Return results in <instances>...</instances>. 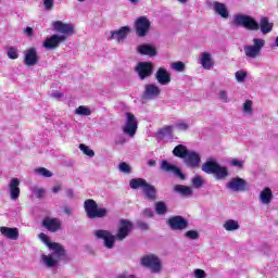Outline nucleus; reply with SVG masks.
I'll use <instances>...</instances> for the list:
<instances>
[{"label":"nucleus","mask_w":278,"mask_h":278,"mask_svg":"<svg viewBox=\"0 0 278 278\" xmlns=\"http://www.w3.org/2000/svg\"><path fill=\"white\" fill-rule=\"evenodd\" d=\"M117 168L121 173H124L125 175H129L131 173V165L125 162L119 163Z\"/></svg>","instance_id":"obj_40"},{"label":"nucleus","mask_w":278,"mask_h":278,"mask_svg":"<svg viewBox=\"0 0 278 278\" xmlns=\"http://www.w3.org/2000/svg\"><path fill=\"white\" fill-rule=\"evenodd\" d=\"M75 114H77V116H90L92 110L86 105H80L75 110Z\"/></svg>","instance_id":"obj_36"},{"label":"nucleus","mask_w":278,"mask_h":278,"mask_svg":"<svg viewBox=\"0 0 278 278\" xmlns=\"http://www.w3.org/2000/svg\"><path fill=\"white\" fill-rule=\"evenodd\" d=\"M199 64L204 68V71H212L216 62L214 61V54L212 52H201L199 55Z\"/></svg>","instance_id":"obj_16"},{"label":"nucleus","mask_w":278,"mask_h":278,"mask_svg":"<svg viewBox=\"0 0 278 278\" xmlns=\"http://www.w3.org/2000/svg\"><path fill=\"white\" fill-rule=\"evenodd\" d=\"M51 27L53 31L61 34L59 36H65V40H68V36H73L75 34V25L71 23L54 21L51 23Z\"/></svg>","instance_id":"obj_10"},{"label":"nucleus","mask_w":278,"mask_h":278,"mask_svg":"<svg viewBox=\"0 0 278 278\" xmlns=\"http://www.w3.org/2000/svg\"><path fill=\"white\" fill-rule=\"evenodd\" d=\"M143 216H146V218H153L154 213L151 208H146L142 212Z\"/></svg>","instance_id":"obj_50"},{"label":"nucleus","mask_w":278,"mask_h":278,"mask_svg":"<svg viewBox=\"0 0 278 278\" xmlns=\"http://www.w3.org/2000/svg\"><path fill=\"white\" fill-rule=\"evenodd\" d=\"M38 60V50H36V48H29L24 51V64L26 66H36Z\"/></svg>","instance_id":"obj_20"},{"label":"nucleus","mask_w":278,"mask_h":278,"mask_svg":"<svg viewBox=\"0 0 278 278\" xmlns=\"http://www.w3.org/2000/svg\"><path fill=\"white\" fill-rule=\"evenodd\" d=\"M138 227H139V229H142L143 231H147V229H149V224H147L144 222H139Z\"/></svg>","instance_id":"obj_53"},{"label":"nucleus","mask_w":278,"mask_h":278,"mask_svg":"<svg viewBox=\"0 0 278 278\" xmlns=\"http://www.w3.org/2000/svg\"><path fill=\"white\" fill-rule=\"evenodd\" d=\"M148 166H155V160H150L148 162Z\"/></svg>","instance_id":"obj_58"},{"label":"nucleus","mask_w":278,"mask_h":278,"mask_svg":"<svg viewBox=\"0 0 278 278\" xmlns=\"http://www.w3.org/2000/svg\"><path fill=\"white\" fill-rule=\"evenodd\" d=\"M138 53L141 55H150V58H153V55H156L155 47L151 45H141L137 48Z\"/></svg>","instance_id":"obj_28"},{"label":"nucleus","mask_w":278,"mask_h":278,"mask_svg":"<svg viewBox=\"0 0 278 278\" xmlns=\"http://www.w3.org/2000/svg\"><path fill=\"white\" fill-rule=\"evenodd\" d=\"M229 164L230 166H235L236 168H242L244 166V161L235 159V160H231Z\"/></svg>","instance_id":"obj_49"},{"label":"nucleus","mask_w":278,"mask_h":278,"mask_svg":"<svg viewBox=\"0 0 278 278\" xmlns=\"http://www.w3.org/2000/svg\"><path fill=\"white\" fill-rule=\"evenodd\" d=\"M50 97L52 99H62L63 94L60 91H51Z\"/></svg>","instance_id":"obj_52"},{"label":"nucleus","mask_w":278,"mask_h":278,"mask_svg":"<svg viewBox=\"0 0 278 278\" xmlns=\"http://www.w3.org/2000/svg\"><path fill=\"white\" fill-rule=\"evenodd\" d=\"M129 2L131 3V5H138V3H140V0H129Z\"/></svg>","instance_id":"obj_57"},{"label":"nucleus","mask_w":278,"mask_h":278,"mask_svg":"<svg viewBox=\"0 0 278 278\" xmlns=\"http://www.w3.org/2000/svg\"><path fill=\"white\" fill-rule=\"evenodd\" d=\"M146 185H147V181L143 178H132L129 181V186L131 190H138V189L143 190Z\"/></svg>","instance_id":"obj_31"},{"label":"nucleus","mask_w":278,"mask_h":278,"mask_svg":"<svg viewBox=\"0 0 278 278\" xmlns=\"http://www.w3.org/2000/svg\"><path fill=\"white\" fill-rule=\"evenodd\" d=\"M192 186H193V188H201V186H203V178H201V176L193 177Z\"/></svg>","instance_id":"obj_47"},{"label":"nucleus","mask_w":278,"mask_h":278,"mask_svg":"<svg viewBox=\"0 0 278 278\" xmlns=\"http://www.w3.org/2000/svg\"><path fill=\"white\" fill-rule=\"evenodd\" d=\"M43 8L48 12H51L53 10V7L55 5V0H42Z\"/></svg>","instance_id":"obj_44"},{"label":"nucleus","mask_w":278,"mask_h":278,"mask_svg":"<svg viewBox=\"0 0 278 278\" xmlns=\"http://www.w3.org/2000/svg\"><path fill=\"white\" fill-rule=\"evenodd\" d=\"M178 3H188V0H177Z\"/></svg>","instance_id":"obj_59"},{"label":"nucleus","mask_w":278,"mask_h":278,"mask_svg":"<svg viewBox=\"0 0 278 278\" xmlns=\"http://www.w3.org/2000/svg\"><path fill=\"white\" fill-rule=\"evenodd\" d=\"M265 45H266V40L262 38H254L253 45H249L243 48L245 56L250 58L251 60H255V58H260V55L262 54V49H264Z\"/></svg>","instance_id":"obj_7"},{"label":"nucleus","mask_w":278,"mask_h":278,"mask_svg":"<svg viewBox=\"0 0 278 278\" xmlns=\"http://www.w3.org/2000/svg\"><path fill=\"white\" fill-rule=\"evenodd\" d=\"M142 192H144L147 199H151L152 201L155 200V197L157 194V190H155V187L149 182H146Z\"/></svg>","instance_id":"obj_30"},{"label":"nucleus","mask_w":278,"mask_h":278,"mask_svg":"<svg viewBox=\"0 0 278 278\" xmlns=\"http://www.w3.org/2000/svg\"><path fill=\"white\" fill-rule=\"evenodd\" d=\"M154 65L151 62H139L135 67L136 73L139 75L141 80L147 79L153 75Z\"/></svg>","instance_id":"obj_13"},{"label":"nucleus","mask_w":278,"mask_h":278,"mask_svg":"<svg viewBox=\"0 0 278 278\" xmlns=\"http://www.w3.org/2000/svg\"><path fill=\"white\" fill-rule=\"evenodd\" d=\"M169 67L176 73H184V71H186V63L181 61L172 62Z\"/></svg>","instance_id":"obj_34"},{"label":"nucleus","mask_w":278,"mask_h":278,"mask_svg":"<svg viewBox=\"0 0 278 278\" xmlns=\"http://www.w3.org/2000/svg\"><path fill=\"white\" fill-rule=\"evenodd\" d=\"M35 175H38L39 177H53V172L45 168V167H37L34 169Z\"/></svg>","instance_id":"obj_35"},{"label":"nucleus","mask_w":278,"mask_h":278,"mask_svg":"<svg viewBox=\"0 0 278 278\" xmlns=\"http://www.w3.org/2000/svg\"><path fill=\"white\" fill-rule=\"evenodd\" d=\"M232 23L237 27H244V29H249L250 31H257L261 29L262 34L266 36V34H270L273 31L274 24L270 23L268 17H262L260 23L253 18L251 15L237 13L232 16Z\"/></svg>","instance_id":"obj_3"},{"label":"nucleus","mask_w":278,"mask_h":278,"mask_svg":"<svg viewBox=\"0 0 278 278\" xmlns=\"http://www.w3.org/2000/svg\"><path fill=\"white\" fill-rule=\"evenodd\" d=\"M84 207L88 218H105V216H108V208L99 207L97 202L92 199L86 200Z\"/></svg>","instance_id":"obj_6"},{"label":"nucleus","mask_w":278,"mask_h":278,"mask_svg":"<svg viewBox=\"0 0 278 278\" xmlns=\"http://www.w3.org/2000/svg\"><path fill=\"white\" fill-rule=\"evenodd\" d=\"M134 229V224L127 219H122L118 224V229L116 236L108 230H94L93 236L98 240H103L105 249H114L116 240H125L131 230Z\"/></svg>","instance_id":"obj_2"},{"label":"nucleus","mask_w":278,"mask_h":278,"mask_svg":"<svg viewBox=\"0 0 278 278\" xmlns=\"http://www.w3.org/2000/svg\"><path fill=\"white\" fill-rule=\"evenodd\" d=\"M237 84H244L249 79V72L247 70H239L235 73Z\"/></svg>","instance_id":"obj_32"},{"label":"nucleus","mask_w":278,"mask_h":278,"mask_svg":"<svg viewBox=\"0 0 278 278\" xmlns=\"http://www.w3.org/2000/svg\"><path fill=\"white\" fill-rule=\"evenodd\" d=\"M141 264L149 268L151 273H154L155 275H159V273H162V260L157 257V255L154 254H148L141 258Z\"/></svg>","instance_id":"obj_9"},{"label":"nucleus","mask_w":278,"mask_h":278,"mask_svg":"<svg viewBox=\"0 0 278 278\" xmlns=\"http://www.w3.org/2000/svg\"><path fill=\"white\" fill-rule=\"evenodd\" d=\"M218 99L222 103H230L231 99H229V94L225 90H220L218 92Z\"/></svg>","instance_id":"obj_41"},{"label":"nucleus","mask_w":278,"mask_h":278,"mask_svg":"<svg viewBox=\"0 0 278 278\" xmlns=\"http://www.w3.org/2000/svg\"><path fill=\"white\" fill-rule=\"evenodd\" d=\"M60 190H62V187H61V186H54V187L52 188V192H53L54 194H58V192H60Z\"/></svg>","instance_id":"obj_55"},{"label":"nucleus","mask_w":278,"mask_h":278,"mask_svg":"<svg viewBox=\"0 0 278 278\" xmlns=\"http://www.w3.org/2000/svg\"><path fill=\"white\" fill-rule=\"evenodd\" d=\"M21 180L18 178H12L9 182V194L11 201H17L18 197H21Z\"/></svg>","instance_id":"obj_21"},{"label":"nucleus","mask_w":278,"mask_h":278,"mask_svg":"<svg viewBox=\"0 0 278 278\" xmlns=\"http://www.w3.org/2000/svg\"><path fill=\"white\" fill-rule=\"evenodd\" d=\"M275 45H276V47H278V36L276 37Z\"/></svg>","instance_id":"obj_61"},{"label":"nucleus","mask_w":278,"mask_h":278,"mask_svg":"<svg viewBox=\"0 0 278 278\" xmlns=\"http://www.w3.org/2000/svg\"><path fill=\"white\" fill-rule=\"evenodd\" d=\"M129 31H131V28L129 26H124L119 28L118 30H114L111 33V40H116V42H123L125 38L129 35Z\"/></svg>","instance_id":"obj_25"},{"label":"nucleus","mask_w":278,"mask_h":278,"mask_svg":"<svg viewBox=\"0 0 278 278\" xmlns=\"http://www.w3.org/2000/svg\"><path fill=\"white\" fill-rule=\"evenodd\" d=\"M223 229H225V231H238V229H240V222L236 219H226L223 223Z\"/></svg>","instance_id":"obj_29"},{"label":"nucleus","mask_w":278,"mask_h":278,"mask_svg":"<svg viewBox=\"0 0 278 278\" xmlns=\"http://www.w3.org/2000/svg\"><path fill=\"white\" fill-rule=\"evenodd\" d=\"M63 212L66 216H73V207L68 205L63 206Z\"/></svg>","instance_id":"obj_51"},{"label":"nucleus","mask_w":278,"mask_h":278,"mask_svg":"<svg viewBox=\"0 0 278 278\" xmlns=\"http://www.w3.org/2000/svg\"><path fill=\"white\" fill-rule=\"evenodd\" d=\"M38 238L51 252L48 255L42 254L40 263L46 266V268H55V266L60 264V261L64 260L66 251H64V248L60 243L51 242V239H49V236L45 232L39 233Z\"/></svg>","instance_id":"obj_1"},{"label":"nucleus","mask_w":278,"mask_h":278,"mask_svg":"<svg viewBox=\"0 0 278 278\" xmlns=\"http://www.w3.org/2000/svg\"><path fill=\"white\" fill-rule=\"evenodd\" d=\"M8 58H10V60H17L18 59V50H16V48H9L8 49Z\"/></svg>","instance_id":"obj_45"},{"label":"nucleus","mask_w":278,"mask_h":278,"mask_svg":"<svg viewBox=\"0 0 278 278\" xmlns=\"http://www.w3.org/2000/svg\"><path fill=\"white\" fill-rule=\"evenodd\" d=\"M175 191L179 192V194H182V197H191L192 187H188V186H184V185H177L175 187Z\"/></svg>","instance_id":"obj_33"},{"label":"nucleus","mask_w":278,"mask_h":278,"mask_svg":"<svg viewBox=\"0 0 278 278\" xmlns=\"http://www.w3.org/2000/svg\"><path fill=\"white\" fill-rule=\"evenodd\" d=\"M42 226L48 229V231H51L54 233L55 231H60L62 227V222L58 218L53 217H46L42 222Z\"/></svg>","instance_id":"obj_22"},{"label":"nucleus","mask_w":278,"mask_h":278,"mask_svg":"<svg viewBox=\"0 0 278 278\" xmlns=\"http://www.w3.org/2000/svg\"><path fill=\"white\" fill-rule=\"evenodd\" d=\"M176 128H178L179 131H188L190 125L185 121H179L176 123Z\"/></svg>","instance_id":"obj_42"},{"label":"nucleus","mask_w":278,"mask_h":278,"mask_svg":"<svg viewBox=\"0 0 278 278\" xmlns=\"http://www.w3.org/2000/svg\"><path fill=\"white\" fill-rule=\"evenodd\" d=\"M135 31L139 38H144L151 31V21L147 16H139L135 22Z\"/></svg>","instance_id":"obj_11"},{"label":"nucleus","mask_w":278,"mask_h":278,"mask_svg":"<svg viewBox=\"0 0 278 278\" xmlns=\"http://www.w3.org/2000/svg\"><path fill=\"white\" fill-rule=\"evenodd\" d=\"M78 149L84 153V155H87V157H93L94 156V150L90 149V147L80 143L78 146Z\"/></svg>","instance_id":"obj_39"},{"label":"nucleus","mask_w":278,"mask_h":278,"mask_svg":"<svg viewBox=\"0 0 278 278\" xmlns=\"http://www.w3.org/2000/svg\"><path fill=\"white\" fill-rule=\"evenodd\" d=\"M211 8L217 16H220V18H229V9L227 8V4L214 1L211 4Z\"/></svg>","instance_id":"obj_23"},{"label":"nucleus","mask_w":278,"mask_h":278,"mask_svg":"<svg viewBox=\"0 0 278 278\" xmlns=\"http://www.w3.org/2000/svg\"><path fill=\"white\" fill-rule=\"evenodd\" d=\"M76 1H78V3H86V1L88 0H76Z\"/></svg>","instance_id":"obj_60"},{"label":"nucleus","mask_w":278,"mask_h":278,"mask_svg":"<svg viewBox=\"0 0 278 278\" xmlns=\"http://www.w3.org/2000/svg\"><path fill=\"white\" fill-rule=\"evenodd\" d=\"M173 134V126H164L156 131L159 138H166V136H170Z\"/></svg>","instance_id":"obj_37"},{"label":"nucleus","mask_w":278,"mask_h":278,"mask_svg":"<svg viewBox=\"0 0 278 278\" xmlns=\"http://www.w3.org/2000/svg\"><path fill=\"white\" fill-rule=\"evenodd\" d=\"M25 34L31 38V36H34V29L31 27H26Z\"/></svg>","instance_id":"obj_54"},{"label":"nucleus","mask_w":278,"mask_h":278,"mask_svg":"<svg viewBox=\"0 0 278 278\" xmlns=\"http://www.w3.org/2000/svg\"><path fill=\"white\" fill-rule=\"evenodd\" d=\"M62 42H66V36H60V34H54L48 38L42 43V47L48 51H53V49H58Z\"/></svg>","instance_id":"obj_12"},{"label":"nucleus","mask_w":278,"mask_h":278,"mask_svg":"<svg viewBox=\"0 0 278 278\" xmlns=\"http://www.w3.org/2000/svg\"><path fill=\"white\" fill-rule=\"evenodd\" d=\"M161 169L165 173H173L174 175H176V177H179L180 179H186V176H184L181 169L168 163L167 161H161Z\"/></svg>","instance_id":"obj_24"},{"label":"nucleus","mask_w":278,"mask_h":278,"mask_svg":"<svg viewBox=\"0 0 278 278\" xmlns=\"http://www.w3.org/2000/svg\"><path fill=\"white\" fill-rule=\"evenodd\" d=\"M275 199V195L273 194V189L270 187L263 188L258 193V203L261 205H270L273 203V200Z\"/></svg>","instance_id":"obj_19"},{"label":"nucleus","mask_w":278,"mask_h":278,"mask_svg":"<svg viewBox=\"0 0 278 278\" xmlns=\"http://www.w3.org/2000/svg\"><path fill=\"white\" fill-rule=\"evenodd\" d=\"M126 278H136L134 275L126 276Z\"/></svg>","instance_id":"obj_62"},{"label":"nucleus","mask_w":278,"mask_h":278,"mask_svg":"<svg viewBox=\"0 0 278 278\" xmlns=\"http://www.w3.org/2000/svg\"><path fill=\"white\" fill-rule=\"evenodd\" d=\"M203 173L214 176L217 181H223L229 177V169L219 164L218 161L211 159L202 165Z\"/></svg>","instance_id":"obj_4"},{"label":"nucleus","mask_w":278,"mask_h":278,"mask_svg":"<svg viewBox=\"0 0 278 278\" xmlns=\"http://www.w3.org/2000/svg\"><path fill=\"white\" fill-rule=\"evenodd\" d=\"M66 197H67L68 199H73V197H75V194L73 193V190H72V189L66 190Z\"/></svg>","instance_id":"obj_56"},{"label":"nucleus","mask_w":278,"mask_h":278,"mask_svg":"<svg viewBox=\"0 0 278 278\" xmlns=\"http://www.w3.org/2000/svg\"><path fill=\"white\" fill-rule=\"evenodd\" d=\"M241 114L245 118H251L255 114V109L253 108V100H245L241 104Z\"/></svg>","instance_id":"obj_26"},{"label":"nucleus","mask_w":278,"mask_h":278,"mask_svg":"<svg viewBox=\"0 0 278 278\" xmlns=\"http://www.w3.org/2000/svg\"><path fill=\"white\" fill-rule=\"evenodd\" d=\"M194 278H207V273L201 268H197L193 270Z\"/></svg>","instance_id":"obj_46"},{"label":"nucleus","mask_w":278,"mask_h":278,"mask_svg":"<svg viewBox=\"0 0 278 278\" xmlns=\"http://www.w3.org/2000/svg\"><path fill=\"white\" fill-rule=\"evenodd\" d=\"M122 130L123 134L129 138H134V136H136V132L138 131V118H136V115L129 112L125 113V123Z\"/></svg>","instance_id":"obj_8"},{"label":"nucleus","mask_w":278,"mask_h":278,"mask_svg":"<svg viewBox=\"0 0 278 278\" xmlns=\"http://www.w3.org/2000/svg\"><path fill=\"white\" fill-rule=\"evenodd\" d=\"M154 77L160 84V86H168L170 81H173V77L170 76V72L166 70V67H159L156 73L154 74Z\"/></svg>","instance_id":"obj_17"},{"label":"nucleus","mask_w":278,"mask_h":278,"mask_svg":"<svg viewBox=\"0 0 278 278\" xmlns=\"http://www.w3.org/2000/svg\"><path fill=\"white\" fill-rule=\"evenodd\" d=\"M117 278H126V276H119V277H117Z\"/></svg>","instance_id":"obj_63"},{"label":"nucleus","mask_w":278,"mask_h":278,"mask_svg":"<svg viewBox=\"0 0 278 278\" xmlns=\"http://www.w3.org/2000/svg\"><path fill=\"white\" fill-rule=\"evenodd\" d=\"M173 153L176 155V157H181L185 160L186 165L190 166L191 168H197L201 164V156L199 153L194 151H188L186 146L179 144L175 147Z\"/></svg>","instance_id":"obj_5"},{"label":"nucleus","mask_w":278,"mask_h":278,"mask_svg":"<svg viewBox=\"0 0 278 278\" xmlns=\"http://www.w3.org/2000/svg\"><path fill=\"white\" fill-rule=\"evenodd\" d=\"M0 233L8 240H18V228L0 227Z\"/></svg>","instance_id":"obj_27"},{"label":"nucleus","mask_w":278,"mask_h":278,"mask_svg":"<svg viewBox=\"0 0 278 278\" xmlns=\"http://www.w3.org/2000/svg\"><path fill=\"white\" fill-rule=\"evenodd\" d=\"M249 184L247 180L240 177L231 178L230 181L226 184V188L231 190L232 192H244L247 190Z\"/></svg>","instance_id":"obj_15"},{"label":"nucleus","mask_w":278,"mask_h":278,"mask_svg":"<svg viewBox=\"0 0 278 278\" xmlns=\"http://www.w3.org/2000/svg\"><path fill=\"white\" fill-rule=\"evenodd\" d=\"M167 223L174 231H184V229H188V222L182 216L170 217Z\"/></svg>","instance_id":"obj_18"},{"label":"nucleus","mask_w":278,"mask_h":278,"mask_svg":"<svg viewBox=\"0 0 278 278\" xmlns=\"http://www.w3.org/2000/svg\"><path fill=\"white\" fill-rule=\"evenodd\" d=\"M162 94V89L155 84H147L143 90L146 101H155Z\"/></svg>","instance_id":"obj_14"},{"label":"nucleus","mask_w":278,"mask_h":278,"mask_svg":"<svg viewBox=\"0 0 278 278\" xmlns=\"http://www.w3.org/2000/svg\"><path fill=\"white\" fill-rule=\"evenodd\" d=\"M155 212L159 214V216H164L168 212V207L166 206V203L164 202H156L155 203Z\"/></svg>","instance_id":"obj_38"},{"label":"nucleus","mask_w":278,"mask_h":278,"mask_svg":"<svg viewBox=\"0 0 278 278\" xmlns=\"http://www.w3.org/2000/svg\"><path fill=\"white\" fill-rule=\"evenodd\" d=\"M33 193L35 194V197H37V199H42V197H45V189H42L41 187H35L33 189Z\"/></svg>","instance_id":"obj_48"},{"label":"nucleus","mask_w":278,"mask_h":278,"mask_svg":"<svg viewBox=\"0 0 278 278\" xmlns=\"http://www.w3.org/2000/svg\"><path fill=\"white\" fill-rule=\"evenodd\" d=\"M185 238H188L189 240H199V232L197 230H188L185 233Z\"/></svg>","instance_id":"obj_43"}]
</instances>
